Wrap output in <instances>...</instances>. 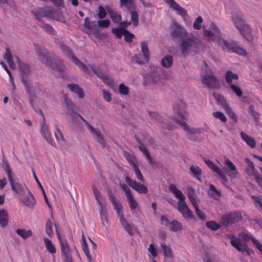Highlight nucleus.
<instances>
[{"label": "nucleus", "instance_id": "f257e3e1", "mask_svg": "<svg viewBox=\"0 0 262 262\" xmlns=\"http://www.w3.org/2000/svg\"><path fill=\"white\" fill-rule=\"evenodd\" d=\"M170 34L172 39H180L179 49L182 55L186 57L196 53L201 45L200 39L189 33L180 24L173 21L170 26Z\"/></svg>", "mask_w": 262, "mask_h": 262}, {"label": "nucleus", "instance_id": "f03ea898", "mask_svg": "<svg viewBox=\"0 0 262 262\" xmlns=\"http://www.w3.org/2000/svg\"><path fill=\"white\" fill-rule=\"evenodd\" d=\"M204 36L213 40L225 51L236 53L239 55L246 56V52L233 40L227 41L221 37L218 27L212 22L210 24L209 29L203 26Z\"/></svg>", "mask_w": 262, "mask_h": 262}, {"label": "nucleus", "instance_id": "7ed1b4c3", "mask_svg": "<svg viewBox=\"0 0 262 262\" xmlns=\"http://www.w3.org/2000/svg\"><path fill=\"white\" fill-rule=\"evenodd\" d=\"M64 102L68 111L66 115L67 120L69 122L76 123L79 119H81L84 122L87 129L93 138L101 145L104 146L105 145V140L100 131L98 128L93 127L83 117L75 111V105L71 100L66 97Z\"/></svg>", "mask_w": 262, "mask_h": 262}, {"label": "nucleus", "instance_id": "20e7f679", "mask_svg": "<svg viewBox=\"0 0 262 262\" xmlns=\"http://www.w3.org/2000/svg\"><path fill=\"white\" fill-rule=\"evenodd\" d=\"M35 50L39 60L46 66L59 72L62 71L64 66L60 58L54 57L53 53L48 52L43 47L35 46Z\"/></svg>", "mask_w": 262, "mask_h": 262}, {"label": "nucleus", "instance_id": "39448f33", "mask_svg": "<svg viewBox=\"0 0 262 262\" xmlns=\"http://www.w3.org/2000/svg\"><path fill=\"white\" fill-rule=\"evenodd\" d=\"M174 114L173 115V120L179 124L188 135H194L200 133L199 128L190 127L186 122L188 117V114L185 110V104L181 102L179 104L173 106Z\"/></svg>", "mask_w": 262, "mask_h": 262}, {"label": "nucleus", "instance_id": "423d86ee", "mask_svg": "<svg viewBox=\"0 0 262 262\" xmlns=\"http://www.w3.org/2000/svg\"><path fill=\"white\" fill-rule=\"evenodd\" d=\"M169 190L174 194V196L179 200L178 203V210L181 213L183 217L186 221L195 219L192 211L188 208L185 199V196L182 191L176 187L174 184L169 186Z\"/></svg>", "mask_w": 262, "mask_h": 262}, {"label": "nucleus", "instance_id": "0eeeda50", "mask_svg": "<svg viewBox=\"0 0 262 262\" xmlns=\"http://www.w3.org/2000/svg\"><path fill=\"white\" fill-rule=\"evenodd\" d=\"M200 76L202 83L207 87L213 89L216 86L217 79L213 74L212 70L208 67L205 62H204V66L202 69Z\"/></svg>", "mask_w": 262, "mask_h": 262}, {"label": "nucleus", "instance_id": "6e6552de", "mask_svg": "<svg viewBox=\"0 0 262 262\" xmlns=\"http://www.w3.org/2000/svg\"><path fill=\"white\" fill-rule=\"evenodd\" d=\"M232 18L235 27L246 39L250 41V29L249 26L245 24L242 15L239 13H234L232 14Z\"/></svg>", "mask_w": 262, "mask_h": 262}, {"label": "nucleus", "instance_id": "1a4fd4ad", "mask_svg": "<svg viewBox=\"0 0 262 262\" xmlns=\"http://www.w3.org/2000/svg\"><path fill=\"white\" fill-rule=\"evenodd\" d=\"M244 161L246 163L245 167V172L246 174L250 179L254 180L262 187V177L255 168L253 162L248 158H245Z\"/></svg>", "mask_w": 262, "mask_h": 262}, {"label": "nucleus", "instance_id": "9d476101", "mask_svg": "<svg viewBox=\"0 0 262 262\" xmlns=\"http://www.w3.org/2000/svg\"><path fill=\"white\" fill-rule=\"evenodd\" d=\"M60 47L62 52L67 57L71 59V60L75 64L76 66L78 67V68L82 70L85 73H86L88 75L91 74V71L89 69V68L83 63L80 61L75 56H74L72 51L69 48V47L65 45H61Z\"/></svg>", "mask_w": 262, "mask_h": 262}, {"label": "nucleus", "instance_id": "9b49d317", "mask_svg": "<svg viewBox=\"0 0 262 262\" xmlns=\"http://www.w3.org/2000/svg\"><path fill=\"white\" fill-rule=\"evenodd\" d=\"M5 170L12 190L20 195L25 194L28 190L26 185L23 183H15L13 179L11 170L9 168H7Z\"/></svg>", "mask_w": 262, "mask_h": 262}, {"label": "nucleus", "instance_id": "f8f14e48", "mask_svg": "<svg viewBox=\"0 0 262 262\" xmlns=\"http://www.w3.org/2000/svg\"><path fill=\"white\" fill-rule=\"evenodd\" d=\"M88 238L89 241H90L92 245V253H90L88 249L86 238L83 234L82 235V249L84 253H85V255L86 256L88 261L94 262L92 257L93 256H95L97 254V245L90 237H89Z\"/></svg>", "mask_w": 262, "mask_h": 262}, {"label": "nucleus", "instance_id": "ddd939ff", "mask_svg": "<svg viewBox=\"0 0 262 262\" xmlns=\"http://www.w3.org/2000/svg\"><path fill=\"white\" fill-rule=\"evenodd\" d=\"M17 62L18 63L20 70L21 72V81L23 83L25 88L28 93H29L31 91V85L28 83L27 76L30 73V67L24 63H21L18 57H16Z\"/></svg>", "mask_w": 262, "mask_h": 262}, {"label": "nucleus", "instance_id": "4468645a", "mask_svg": "<svg viewBox=\"0 0 262 262\" xmlns=\"http://www.w3.org/2000/svg\"><path fill=\"white\" fill-rule=\"evenodd\" d=\"M242 219L240 212L237 211L231 212L223 215L221 219V223L224 226H227L240 221Z\"/></svg>", "mask_w": 262, "mask_h": 262}, {"label": "nucleus", "instance_id": "2eb2a0df", "mask_svg": "<svg viewBox=\"0 0 262 262\" xmlns=\"http://www.w3.org/2000/svg\"><path fill=\"white\" fill-rule=\"evenodd\" d=\"M231 244L238 251L241 252L243 255L248 256L251 254L252 250L249 248L246 244H242L241 239L233 235L231 237Z\"/></svg>", "mask_w": 262, "mask_h": 262}, {"label": "nucleus", "instance_id": "dca6fc26", "mask_svg": "<svg viewBox=\"0 0 262 262\" xmlns=\"http://www.w3.org/2000/svg\"><path fill=\"white\" fill-rule=\"evenodd\" d=\"M204 162L207 165V166L211 169L213 172H215L217 174V178L220 180L223 184H225L228 182V179L226 176L223 173L222 170L219 167L215 165L211 161L204 159Z\"/></svg>", "mask_w": 262, "mask_h": 262}, {"label": "nucleus", "instance_id": "f3484780", "mask_svg": "<svg viewBox=\"0 0 262 262\" xmlns=\"http://www.w3.org/2000/svg\"><path fill=\"white\" fill-rule=\"evenodd\" d=\"M225 167L223 169L226 172L227 176L231 179H235L238 174V171L234 163L227 157L224 158Z\"/></svg>", "mask_w": 262, "mask_h": 262}, {"label": "nucleus", "instance_id": "a211bd4d", "mask_svg": "<svg viewBox=\"0 0 262 262\" xmlns=\"http://www.w3.org/2000/svg\"><path fill=\"white\" fill-rule=\"evenodd\" d=\"M125 181L130 187L139 193L145 194L148 191L147 187L145 185L138 183L128 176L125 177Z\"/></svg>", "mask_w": 262, "mask_h": 262}, {"label": "nucleus", "instance_id": "6ab92c4d", "mask_svg": "<svg viewBox=\"0 0 262 262\" xmlns=\"http://www.w3.org/2000/svg\"><path fill=\"white\" fill-rule=\"evenodd\" d=\"M40 133L45 140L51 145L54 146L55 143L52 138V134L49 129L48 126L46 124L45 120H42L40 124Z\"/></svg>", "mask_w": 262, "mask_h": 262}, {"label": "nucleus", "instance_id": "aec40b11", "mask_svg": "<svg viewBox=\"0 0 262 262\" xmlns=\"http://www.w3.org/2000/svg\"><path fill=\"white\" fill-rule=\"evenodd\" d=\"M67 87L72 92L77 94L79 98L84 97V91L78 84L70 83L67 85Z\"/></svg>", "mask_w": 262, "mask_h": 262}, {"label": "nucleus", "instance_id": "412c9836", "mask_svg": "<svg viewBox=\"0 0 262 262\" xmlns=\"http://www.w3.org/2000/svg\"><path fill=\"white\" fill-rule=\"evenodd\" d=\"M56 233L60 242L61 253L71 252L67 239L65 238L61 237L57 231H56Z\"/></svg>", "mask_w": 262, "mask_h": 262}, {"label": "nucleus", "instance_id": "4be33fe9", "mask_svg": "<svg viewBox=\"0 0 262 262\" xmlns=\"http://www.w3.org/2000/svg\"><path fill=\"white\" fill-rule=\"evenodd\" d=\"M25 195H26V196L23 200V203L29 208L33 207L35 203L33 195L29 190Z\"/></svg>", "mask_w": 262, "mask_h": 262}, {"label": "nucleus", "instance_id": "5701e85b", "mask_svg": "<svg viewBox=\"0 0 262 262\" xmlns=\"http://www.w3.org/2000/svg\"><path fill=\"white\" fill-rule=\"evenodd\" d=\"M240 136L242 140H244L250 148H254L255 147L256 142L253 138L250 137L244 132H241Z\"/></svg>", "mask_w": 262, "mask_h": 262}, {"label": "nucleus", "instance_id": "b1692460", "mask_svg": "<svg viewBox=\"0 0 262 262\" xmlns=\"http://www.w3.org/2000/svg\"><path fill=\"white\" fill-rule=\"evenodd\" d=\"M8 213L6 209L0 210V226L5 227L8 224Z\"/></svg>", "mask_w": 262, "mask_h": 262}, {"label": "nucleus", "instance_id": "393cba45", "mask_svg": "<svg viewBox=\"0 0 262 262\" xmlns=\"http://www.w3.org/2000/svg\"><path fill=\"white\" fill-rule=\"evenodd\" d=\"M145 82H149L152 83H156L160 80L159 75L156 72H151L147 74L144 77Z\"/></svg>", "mask_w": 262, "mask_h": 262}, {"label": "nucleus", "instance_id": "a878e982", "mask_svg": "<svg viewBox=\"0 0 262 262\" xmlns=\"http://www.w3.org/2000/svg\"><path fill=\"white\" fill-rule=\"evenodd\" d=\"M106 9L109 14L112 20L115 23H120L121 21V16L116 11L113 10L108 7H106Z\"/></svg>", "mask_w": 262, "mask_h": 262}, {"label": "nucleus", "instance_id": "bb28decb", "mask_svg": "<svg viewBox=\"0 0 262 262\" xmlns=\"http://www.w3.org/2000/svg\"><path fill=\"white\" fill-rule=\"evenodd\" d=\"M121 7H124L128 11L134 10L136 9L135 0H120Z\"/></svg>", "mask_w": 262, "mask_h": 262}, {"label": "nucleus", "instance_id": "cd10ccee", "mask_svg": "<svg viewBox=\"0 0 262 262\" xmlns=\"http://www.w3.org/2000/svg\"><path fill=\"white\" fill-rule=\"evenodd\" d=\"M92 189H93V191L94 194L95 195V199H96L98 204L100 206V207L99 208V212L101 216V217L102 218V203H101V202L100 200L101 198V195L100 192L97 189V188L94 186L92 187Z\"/></svg>", "mask_w": 262, "mask_h": 262}, {"label": "nucleus", "instance_id": "c85d7f7f", "mask_svg": "<svg viewBox=\"0 0 262 262\" xmlns=\"http://www.w3.org/2000/svg\"><path fill=\"white\" fill-rule=\"evenodd\" d=\"M168 228L170 231L177 232L182 230L183 226L180 222L176 220H173L170 222V224Z\"/></svg>", "mask_w": 262, "mask_h": 262}, {"label": "nucleus", "instance_id": "c756f323", "mask_svg": "<svg viewBox=\"0 0 262 262\" xmlns=\"http://www.w3.org/2000/svg\"><path fill=\"white\" fill-rule=\"evenodd\" d=\"M238 79V75L231 71H227L225 74L226 82L230 85L232 84L233 80Z\"/></svg>", "mask_w": 262, "mask_h": 262}, {"label": "nucleus", "instance_id": "7c9ffc66", "mask_svg": "<svg viewBox=\"0 0 262 262\" xmlns=\"http://www.w3.org/2000/svg\"><path fill=\"white\" fill-rule=\"evenodd\" d=\"M171 8L175 11L178 15H181L184 19L187 16L186 10L181 7L177 3L174 4V5Z\"/></svg>", "mask_w": 262, "mask_h": 262}, {"label": "nucleus", "instance_id": "2f4dec72", "mask_svg": "<svg viewBox=\"0 0 262 262\" xmlns=\"http://www.w3.org/2000/svg\"><path fill=\"white\" fill-rule=\"evenodd\" d=\"M43 241L46 249L51 254H54L56 253V250L54 245H53L52 242L48 238L44 237Z\"/></svg>", "mask_w": 262, "mask_h": 262}, {"label": "nucleus", "instance_id": "473e14b6", "mask_svg": "<svg viewBox=\"0 0 262 262\" xmlns=\"http://www.w3.org/2000/svg\"><path fill=\"white\" fill-rule=\"evenodd\" d=\"M141 49L144 57L145 62H148L149 58V52L146 41H143L141 42Z\"/></svg>", "mask_w": 262, "mask_h": 262}, {"label": "nucleus", "instance_id": "72a5a7b5", "mask_svg": "<svg viewBox=\"0 0 262 262\" xmlns=\"http://www.w3.org/2000/svg\"><path fill=\"white\" fill-rule=\"evenodd\" d=\"M172 57L171 55H166L162 59L161 64L163 67L169 68L172 66Z\"/></svg>", "mask_w": 262, "mask_h": 262}, {"label": "nucleus", "instance_id": "f704fd0d", "mask_svg": "<svg viewBox=\"0 0 262 262\" xmlns=\"http://www.w3.org/2000/svg\"><path fill=\"white\" fill-rule=\"evenodd\" d=\"M209 195L215 200H217L221 196V193L212 184L209 186V190L208 191Z\"/></svg>", "mask_w": 262, "mask_h": 262}, {"label": "nucleus", "instance_id": "c9c22d12", "mask_svg": "<svg viewBox=\"0 0 262 262\" xmlns=\"http://www.w3.org/2000/svg\"><path fill=\"white\" fill-rule=\"evenodd\" d=\"M251 198L253 201L255 207L262 212V196L252 195Z\"/></svg>", "mask_w": 262, "mask_h": 262}, {"label": "nucleus", "instance_id": "e433bc0d", "mask_svg": "<svg viewBox=\"0 0 262 262\" xmlns=\"http://www.w3.org/2000/svg\"><path fill=\"white\" fill-rule=\"evenodd\" d=\"M16 232L23 239H26L32 235V232L31 230H26L24 229H18L16 230Z\"/></svg>", "mask_w": 262, "mask_h": 262}, {"label": "nucleus", "instance_id": "4c0bfd02", "mask_svg": "<svg viewBox=\"0 0 262 262\" xmlns=\"http://www.w3.org/2000/svg\"><path fill=\"white\" fill-rule=\"evenodd\" d=\"M161 247L163 250V254L165 257L172 258V254L170 248L166 246L165 243H161Z\"/></svg>", "mask_w": 262, "mask_h": 262}, {"label": "nucleus", "instance_id": "58836bf2", "mask_svg": "<svg viewBox=\"0 0 262 262\" xmlns=\"http://www.w3.org/2000/svg\"><path fill=\"white\" fill-rule=\"evenodd\" d=\"M89 67L91 69H89L90 71H92L94 74H95L98 77L101 79L103 76L106 74L103 71H102L100 68L92 65L90 64ZM92 72V71H91ZM92 75V73L90 75V76Z\"/></svg>", "mask_w": 262, "mask_h": 262}, {"label": "nucleus", "instance_id": "ea45409f", "mask_svg": "<svg viewBox=\"0 0 262 262\" xmlns=\"http://www.w3.org/2000/svg\"><path fill=\"white\" fill-rule=\"evenodd\" d=\"M190 170L192 173L193 177L200 181L199 176L202 171L201 168L198 166L192 165L190 167Z\"/></svg>", "mask_w": 262, "mask_h": 262}, {"label": "nucleus", "instance_id": "a19ab883", "mask_svg": "<svg viewBox=\"0 0 262 262\" xmlns=\"http://www.w3.org/2000/svg\"><path fill=\"white\" fill-rule=\"evenodd\" d=\"M54 135L57 141L61 146L64 144V140L62 133L58 128H56L54 131Z\"/></svg>", "mask_w": 262, "mask_h": 262}, {"label": "nucleus", "instance_id": "79ce46f5", "mask_svg": "<svg viewBox=\"0 0 262 262\" xmlns=\"http://www.w3.org/2000/svg\"><path fill=\"white\" fill-rule=\"evenodd\" d=\"M120 222L124 229L128 233V234L130 235H133L134 234L131 225L127 223V221L125 219Z\"/></svg>", "mask_w": 262, "mask_h": 262}, {"label": "nucleus", "instance_id": "37998d69", "mask_svg": "<svg viewBox=\"0 0 262 262\" xmlns=\"http://www.w3.org/2000/svg\"><path fill=\"white\" fill-rule=\"evenodd\" d=\"M217 100L219 101H220L222 105V107H223L224 110L225 111L227 115L231 113L233 111L231 108L226 103V101L224 100V98L223 97H219Z\"/></svg>", "mask_w": 262, "mask_h": 262}, {"label": "nucleus", "instance_id": "c03bdc74", "mask_svg": "<svg viewBox=\"0 0 262 262\" xmlns=\"http://www.w3.org/2000/svg\"><path fill=\"white\" fill-rule=\"evenodd\" d=\"M239 238L246 242L249 241L250 239L252 241V238H255L253 237L251 233L247 231H243L240 233L238 235Z\"/></svg>", "mask_w": 262, "mask_h": 262}, {"label": "nucleus", "instance_id": "a18cd8bd", "mask_svg": "<svg viewBox=\"0 0 262 262\" xmlns=\"http://www.w3.org/2000/svg\"><path fill=\"white\" fill-rule=\"evenodd\" d=\"M248 112L249 114H250L251 116L253 117L254 121H255L256 122H258L259 118V114L258 112L255 111L253 105H249Z\"/></svg>", "mask_w": 262, "mask_h": 262}, {"label": "nucleus", "instance_id": "49530a36", "mask_svg": "<svg viewBox=\"0 0 262 262\" xmlns=\"http://www.w3.org/2000/svg\"><path fill=\"white\" fill-rule=\"evenodd\" d=\"M206 227L213 231H216L220 228V224L217 223L215 221H208L206 222Z\"/></svg>", "mask_w": 262, "mask_h": 262}, {"label": "nucleus", "instance_id": "de8ad7c7", "mask_svg": "<svg viewBox=\"0 0 262 262\" xmlns=\"http://www.w3.org/2000/svg\"><path fill=\"white\" fill-rule=\"evenodd\" d=\"M126 198L128 200L129 206L130 209L134 210L136 209L137 207L138 204L137 202L134 199L133 195H131Z\"/></svg>", "mask_w": 262, "mask_h": 262}, {"label": "nucleus", "instance_id": "09e8293b", "mask_svg": "<svg viewBox=\"0 0 262 262\" xmlns=\"http://www.w3.org/2000/svg\"><path fill=\"white\" fill-rule=\"evenodd\" d=\"M46 232L49 236H51L53 233V225L50 220H48L46 224Z\"/></svg>", "mask_w": 262, "mask_h": 262}, {"label": "nucleus", "instance_id": "8fccbe9b", "mask_svg": "<svg viewBox=\"0 0 262 262\" xmlns=\"http://www.w3.org/2000/svg\"><path fill=\"white\" fill-rule=\"evenodd\" d=\"M131 13V21L134 26L138 25V14L136 11L134 10L129 11Z\"/></svg>", "mask_w": 262, "mask_h": 262}, {"label": "nucleus", "instance_id": "3c124183", "mask_svg": "<svg viewBox=\"0 0 262 262\" xmlns=\"http://www.w3.org/2000/svg\"><path fill=\"white\" fill-rule=\"evenodd\" d=\"M125 29L123 28H115L112 29V33L114 34L118 38H121L122 37V35L124 33V30Z\"/></svg>", "mask_w": 262, "mask_h": 262}, {"label": "nucleus", "instance_id": "603ef678", "mask_svg": "<svg viewBox=\"0 0 262 262\" xmlns=\"http://www.w3.org/2000/svg\"><path fill=\"white\" fill-rule=\"evenodd\" d=\"M133 167L134 170L135 171V174H136V178H137V179H138L139 180H140L142 182H143L144 178H143V175H142V173L141 172L138 165H137V164L135 165H134V166Z\"/></svg>", "mask_w": 262, "mask_h": 262}, {"label": "nucleus", "instance_id": "864d4df0", "mask_svg": "<svg viewBox=\"0 0 262 262\" xmlns=\"http://www.w3.org/2000/svg\"><path fill=\"white\" fill-rule=\"evenodd\" d=\"M203 22L202 17L198 16L193 24V28L195 30H200L201 28V24Z\"/></svg>", "mask_w": 262, "mask_h": 262}, {"label": "nucleus", "instance_id": "5fc2aeb1", "mask_svg": "<svg viewBox=\"0 0 262 262\" xmlns=\"http://www.w3.org/2000/svg\"><path fill=\"white\" fill-rule=\"evenodd\" d=\"M41 27L47 32L51 34H54L55 33V31L54 30L52 27L48 24H42L40 25Z\"/></svg>", "mask_w": 262, "mask_h": 262}, {"label": "nucleus", "instance_id": "6e6d98bb", "mask_svg": "<svg viewBox=\"0 0 262 262\" xmlns=\"http://www.w3.org/2000/svg\"><path fill=\"white\" fill-rule=\"evenodd\" d=\"M136 140L138 143L139 144V148L141 151L145 155H148L149 154L148 150L146 148V147L144 145V144L141 142L140 139L138 138H136Z\"/></svg>", "mask_w": 262, "mask_h": 262}, {"label": "nucleus", "instance_id": "4d7b16f0", "mask_svg": "<svg viewBox=\"0 0 262 262\" xmlns=\"http://www.w3.org/2000/svg\"><path fill=\"white\" fill-rule=\"evenodd\" d=\"M103 82L108 85H112L114 84L113 80L107 74H105L101 79Z\"/></svg>", "mask_w": 262, "mask_h": 262}, {"label": "nucleus", "instance_id": "13d9d810", "mask_svg": "<svg viewBox=\"0 0 262 262\" xmlns=\"http://www.w3.org/2000/svg\"><path fill=\"white\" fill-rule=\"evenodd\" d=\"M123 35L125 41L128 42H131L132 41L133 38L134 37L133 34L130 33L128 31L125 29L124 30Z\"/></svg>", "mask_w": 262, "mask_h": 262}, {"label": "nucleus", "instance_id": "bf43d9fd", "mask_svg": "<svg viewBox=\"0 0 262 262\" xmlns=\"http://www.w3.org/2000/svg\"><path fill=\"white\" fill-rule=\"evenodd\" d=\"M63 262H72L71 252L61 253Z\"/></svg>", "mask_w": 262, "mask_h": 262}, {"label": "nucleus", "instance_id": "052dcab7", "mask_svg": "<svg viewBox=\"0 0 262 262\" xmlns=\"http://www.w3.org/2000/svg\"><path fill=\"white\" fill-rule=\"evenodd\" d=\"M119 92L122 95H126L128 93V88L124 84L121 83L119 86Z\"/></svg>", "mask_w": 262, "mask_h": 262}, {"label": "nucleus", "instance_id": "680f3d73", "mask_svg": "<svg viewBox=\"0 0 262 262\" xmlns=\"http://www.w3.org/2000/svg\"><path fill=\"white\" fill-rule=\"evenodd\" d=\"M213 115L215 118H219L223 122H225L227 120L224 114L221 112H214Z\"/></svg>", "mask_w": 262, "mask_h": 262}, {"label": "nucleus", "instance_id": "e2e57ef3", "mask_svg": "<svg viewBox=\"0 0 262 262\" xmlns=\"http://www.w3.org/2000/svg\"><path fill=\"white\" fill-rule=\"evenodd\" d=\"M230 88L238 97H241L242 95V91H241L240 88L237 86H236L235 85L233 84H231L230 85Z\"/></svg>", "mask_w": 262, "mask_h": 262}, {"label": "nucleus", "instance_id": "0e129e2a", "mask_svg": "<svg viewBox=\"0 0 262 262\" xmlns=\"http://www.w3.org/2000/svg\"><path fill=\"white\" fill-rule=\"evenodd\" d=\"M98 9H99V13L98 14V17L100 19H103L104 17H105V16L106 15V12L105 10L104 9V8L102 6H99L98 7Z\"/></svg>", "mask_w": 262, "mask_h": 262}, {"label": "nucleus", "instance_id": "69168bd1", "mask_svg": "<svg viewBox=\"0 0 262 262\" xmlns=\"http://www.w3.org/2000/svg\"><path fill=\"white\" fill-rule=\"evenodd\" d=\"M148 114L151 118L156 120L158 122L161 121V117L158 113L155 112H148Z\"/></svg>", "mask_w": 262, "mask_h": 262}, {"label": "nucleus", "instance_id": "338daca9", "mask_svg": "<svg viewBox=\"0 0 262 262\" xmlns=\"http://www.w3.org/2000/svg\"><path fill=\"white\" fill-rule=\"evenodd\" d=\"M125 157L126 159L128 162V163H129L132 165L133 167L134 166V165H136L135 161V158L134 156H132L128 153H126L125 155Z\"/></svg>", "mask_w": 262, "mask_h": 262}, {"label": "nucleus", "instance_id": "774afa93", "mask_svg": "<svg viewBox=\"0 0 262 262\" xmlns=\"http://www.w3.org/2000/svg\"><path fill=\"white\" fill-rule=\"evenodd\" d=\"M102 92L103 94V98L104 100L108 102H111L112 100V97L110 93L104 89L102 90Z\"/></svg>", "mask_w": 262, "mask_h": 262}]
</instances>
